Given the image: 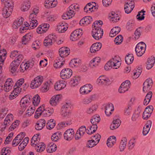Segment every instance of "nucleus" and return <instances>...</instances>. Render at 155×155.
<instances>
[{
  "label": "nucleus",
  "mask_w": 155,
  "mask_h": 155,
  "mask_svg": "<svg viewBox=\"0 0 155 155\" xmlns=\"http://www.w3.org/2000/svg\"><path fill=\"white\" fill-rule=\"evenodd\" d=\"M119 57L118 56H115L110 59L105 65V69L108 71L111 69L113 66L115 67L114 68L116 69L119 68L121 64L120 61L119 60Z\"/></svg>",
  "instance_id": "f257e3e1"
},
{
  "label": "nucleus",
  "mask_w": 155,
  "mask_h": 155,
  "mask_svg": "<svg viewBox=\"0 0 155 155\" xmlns=\"http://www.w3.org/2000/svg\"><path fill=\"white\" fill-rule=\"evenodd\" d=\"M92 35L93 37L96 40H98L101 38L103 35V31L99 26H97L92 27Z\"/></svg>",
  "instance_id": "f03ea898"
},
{
  "label": "nucleus",
  "mask_w": 155,
  "mask_h": 155,
  "mask_svg": "<svg viewBox=\"0 0 155 155\" xmlns=\"http://www.w3.org/2000/svg\"><path fill=\"white\" fill-rule=\"evenodd\" d=\"M146 45L143 42L139 43L136 45L135 51L138 57L141 56L145 53Z\"/></svg>",
  "instance_id": "7ed1b4c3"
},
{
  "label": "nucleus",
  "mask_w": 155,
  "mask_h": 155,
  "mask_svg": "<svg viewBox=\"0 0 155 155\" xmlns=\"http://www.w3.org/2000/svg\"><path fill=\"white\" fill-rule=\"evenodd\" d=\"M32 97L29 95H26L23 97L20 101V105L22 110H25L31 102Z\"/></svg>",
  "instance_id": "20e7f679"
},
{
  "label": "nucleus",
  "mask_w": 155,
  "mask_h": 155,
  "mask_svg": "<svg viewBox=\"0 0 155 155\" xmlns=\"http://www.w3.org/2000/svg\"><path fill=\"white\" fill-rule=\"evenodd\" d=\"M43 80V78L42 76H38L31 81L30 85L32 89L38 87L41 84Z\"/></svg>",
  "instance_id": "39448f33"
},
{
  "label": "nucleus",
  "mask_w": 155,
  "mask_h": 155,
  "mask_svg": "<svg viewBox=\"0 0 155 155\" xmlns=\"http://www.w3.org/2000/svg\"><path fill=\"white\" fill-rule=\"evenodd\" d=\"M57 36L54 34L49 35L45 39L44 44L45 46H49L52 45L56 41Z\"/></svg>",
  "instance_id": "423d86ee"
},
{
  "label": "nucleus",
  "mask_w": 155,
  "mask_h": 155,
  "mask_svg": "<svg viewBox=\"0 0 155 155\" xmlns=\"http://www.w3.org/2000/svg\"><path fill=\"white\" fill-rule=\"evenodd\" d=\"M22 56L18 60H14L10 64V69L11 72L13 74L16 71L18 67L22 61Z\"/></svg>",
  "instance_id": "0eeeda50"
},
{
  "label": "nucleus",
  "mask_w": 155,
  "mask_h": 155,
  "mask_svg": "<svg viewBox=\"0 0 155 155\" xmlns=\"http://www.w3.org/2000/svg\"><path fill=\"white\" fill-rule=\"evenodd\" d=\"M72 74V70L69 68L63 69L60 73L61 77L63 79L70 78Z\"/></svg>",
  "instance_id": "6e6552de"
},
{
  "label": "nucleus",
  "mask_w": 155,
  "mask_h": 155,
  "mask_svg": "<svg viewBox=\"0 0 155 155\" xmlns=\"http://www.w3.org/2000/svg\"><path fill=\"white\" fill-rule=\"evenodd\" d=\"M92 89V86L90 84H86L81 87L79 91L82 94H87L91 92Z\"/></svg>",
  "instance_id": "1a4fd4ad"
},
{
  "label": "nucleus",
  "mask_w": 155,
  "mask_h": 155,
  "mask_svg": "<svg viewBox=\"0 0 155 155\" xmlns=\"http://www.w3.org/2000/svg\"><path fill=\"white\" fill-rule=\"evenodd\" d=\"M130 81L126 80L124 82H123L120 85L118 91L120 93H122L128 91L130 87Z\"/></svg>",
  "instance_id": "9d476101"
},
{
  "label": "nucleus",
  "mask_w": 155,
  "mask_h": 155,
  "mask_svg": "<svg viewBox=\"0 0 155 155\" xmlns=\"http://www.w3.org/2000/svg\"><path fill=\"white\" fill-rule=\"evenodd\" d=\"M153 84L152 79L150 78L147 79L143 84V91L146 93L151 88Z\"/></svg>",
  "instance_id": "9b49d317"
},
{
  "label": "nucleus",
  "mask_w": 155,
  "mask_h": 155,
  "mask_svg": "<svg viewBox=\"0 0 155 155\" xmlns=\"http://www.w3.org/2000/svg\"><path fill=\"white\" fill-rule=\"evenodd\" d=\"M74 132L73 129H69L64 132V136L65 139L67 140H71L74 136Z\"/></svg>",
  "instance_id": "f8f14e48"
},
{
  "label": "nucleus",
  "mask_w": 155,
  "mask_h": 155,
  "mask_svg": "<svg viewBox=\"0 0 155 155\" xmlns=\"http://www.w3.org/2000/svg\"><path fill=\"white\" fill-rule=\"evenodd\" d=\"M86 130V127L84 126H81L77 130L75 134V137L76 140H78L81 138L85 134Z\"/></svg>",
  "instance_id": "ddd939ff"
},
{
  "label": "nucleus",
  "mask_w": 155,
  "mask_h": 155,
  "mask_svg": "<svg viewBox=\"0 0 155 155\" xmlns=\"http://www.w3.org/2000/svg\"><path fill=\"white\" fill-rule=\"evenodd\" d=\"M69 103H66L62 106L61 108V115L64 117L68 115L69 113V108L70 107Z\"/></svg>",
  "instance_id": "4468645a"
},
{
  "label": "nucleus",
  "mask_w": 155,
  "mask_h": 155,
  "mask_svg": "<svg viewBox=\"0 0 155 155\" xmlns=\"http://www.w3.org/2000/svg\"><path fill=\"white\" fill-rule=\"evenodd\" d=\"M65 63V60L63 58L58 57L54 61L53 65L54 68H61Z\"/></svg>",
  "instance_id": "2eb2a0df"
},
{
  "label": "nucleus",
  "mask_w": 155,
  "mask_h": 155,
  "mask_svg": "<svg viewBox=\"0 0 155 155\" xmlns=\"http://www.w3.org/2000/svg\"><path fill=\"white\" fill-rule=\"evenodd\" d=\"M82 35L81 32H80L79 30H76L71 34L70 38L72 41H75L78 40Z\"/></svg>",
  "instance_id": "dca6fc26"
},
{
  "label": "nucleus",
  "mask_w": 155,
  "mask_h": 155,
  "mask_svg": "<svg viewBox=\"0 0 155 155\" xmlns=\"http://www.w3.org/2000/svg\"><path fill=\"white\" fill-rule=\"evenodd\" d=\"M92 21V18L90 16L85 17L79 22V24L81 26H86L90 24Z\"/></svg>",
  "instance_id": "f3484780"
},
{
  "label": "nucleus",
  "mask_w": 155,
  "mask_h": 155,
  "mask_svg": "<svg viewBox=\"0 0 155 155\" xmlns=\"http://www.w3.org/2000/svg\"><path fill=\"white\" fill-rule=\"evenodd\" d=\"M102 44L100 42L93 44L90 48V51L91 53H94L99 50L102 47Z\"/></svg>",
  "instance_id": "a211bd4d"
},
{
  "label": "nucleus",
  "mask_w": 155,
  "mask_h": 155,
  "mask_svg": "<svg viewBox=\"0 0 155 155\" xmlns=\"http://www.w3.org/2000/svg\"><path fill=\"white\" fill-rule=\"evenodd\" d=\"M114 106L111 103L107 104L105 107V113L107 116H109L111 114V111H114Z\"/></svg>",
  "instance_id": "6ab92c4d"
},
{
  "label": "nucleus",
  "mask_w": 155,
  "mask_h": 155,
  "mask_svg": "<svg viewBox=\"0 0 155 155\" xmlns=\"http://www.w3.org/2000/svg\"><path fill=\"white\" fill-rule=\"evenodd\" d=\"M64 81H60L55 84L54 89L57 91H60L66 87Z\"/></svg>",
  "instance_id": "aec40b11"
},
{
  "label": "nucleus",
  "mask_w": 155,
  "mask_h": 155,
  "mask_svg": "<svg viewBox=\"0 0 155 155\" xmlns=\"http://www.w3.org/2000/svg\"><path fill=\"white\" fill-rule=\"evenodd\" d=\"M46 121L43 119H41L37 122L35 125V129L37 130L42 129L45 125Z\"/></svg>",
  "instance_id": "412c9836"
},
{
  "label": "nucleus",
  "mask_w": 155,
  "mask_h": 155,
  "mask_svg": "<svg viewBox=\"0 0 155 155\" xmlns=\"http://www.w3.org/2000/svg\"><path fill=\"white\" fill-rule=\"evenodd\" d=\"M141 111V109L139 107H138L137 110L134 111L132 116L131 119L133 121H137L140 116Z\"/></svg>",
  "instance_id": "4be33fe9"
},
{
  "label": "nucleus",
  "mask_w": 155,
  "mask_h": 155,
  "mask_svg": "<svg viewBox=\"0 0 155 155\" xmlns=\"http://www.w3.org/2000/svg\"><path fill=\"white\" fill-rule=\"evenodd\" d=\"M134 2L132 1H130V2H127L126 6L125 5L124 9L126 13L127 14L130 13L131 12L134 8V6L133 5Z\"/></svg>",
  "instance_id": "5701e85b"
},
{
  "label": "nucleus",
  "mask_w": 155,
  "mask_h": 155,
  "mask_svg": "<svg viewBox=\"0 0 155 155\" xmlns=\"http://www.w3.org/2000/svg\"><path fill=\"white\" fill-rule=\"evenodd\" d=\"M10 57L12 59L15 58L14 60H18L20 58V57L22 56V60L24 58L23 56L20 54L18 51L14 50L11 51L10 55Z\"/></svg>",
  "instance_id": "b1692460"
},
{
  "label": "nucleus",
  "mask_w": 155,
  "mask_h": 155,
  "mask_svg": "<svg viewBox=\"0 0 155 155\" xmlns=\"http://www.w3.org/2000/svg\"><path fill=\"white\" fill-rule=\"evenodd\" d=\"M60 97L59 95H56L52 97L50 100V104L53 106H55L60 101Z\"/></svg>",
  "instance_id": "393cba45"
},
{
  "label": "nucleus",
  "mask_w": 155,
  "mask_h": 155,
  "mask_svg": "<svg viewBox=\"0 0 155 155\" xmlns=\"http://www.w3.org/2000/svg\"><path fill=\"white\" fill-rule=\"evenodd\" d=\"M68 27H67L66 24L65 23H59L58 26L56 31L59 32L64 33L67 29Z\"/></svg>",
  "instance_id": "a878e982"
},
{
  "label": "nucleus",
  "mask_w": 155,
  "mask_h": 155,
  "mask_svg": "<svg viewBox=\"0 0 155 155\" xmlns=\"http://www.w3.org/2000/svg\"><path fill=\"white\" fill-rule=\"evenodd\" d=\"M34 147H35L36 151L39 152H41L43 151L45 148V144L43 142L36 144Z\"/></svg>",
  "instance_id": "bb28decb"
},
{
  "label": "nucleus",
  "mask_w": 155,
  "mask_h": 155,
  "mask_svg": "<svg viewBox=\"0 0 155 155\" xmlns=\"http://www.w3.org/2000/svg\"><path fill=\"white\" fill-rule=\"evenodd\" d=\"M111 18L110 19L111 21L113 22H116L118 21L120 19V15L116 14L114 12H112L111 14L109 16Z\"/></svg>",
  "instance_id": "cd10ccee"
},
{
  "label": "nucleus",
  "mask_w": 155,
  "mask_h": 155,
  "mask_svg": "<svg viewBox=\"0 0 155 155\" xmlns=\"http://www.w3.org/2000/svg\"><path fill=\"white\" fill-rule=\"evenodd\" d=\"M32 37V34L31 33H30L25 35L22 38V44L25 45L27 44L31 40Z\"/></svg>",
  "instance_id": "c85d7f7f"
},
{
  "label": "nucleus",
  "mask_w": 155,
  "mask_h": 155,
  "mask_svg": "<svg viewBox=\"0 0 155 155\" xmlns=\"http://www.w3.org/2000/svg\"><path fill=\"white\" fill-rule=\"evenodd\" d=\"M24 80L23 78H21L18 80L17 82L15 83L14 88H16L18 91V92H21V88H20V86L24 83Z\"/></svg>",
  "instance_id": "c756f323"
},
{
  "label": "nucleus",
  "mask_w": 155,
  "mask_h": 155,
  "mask_svg": "<svg viewBox=\"0 0 155 155\" xmlns=\"http://www.w3.org/2000/svg\"><path fill=\"white\" fill-rule=\"evenodd\" d=\"M155 61V58L154 57H151L148 58L147 62L146 68L147 69H151L153 66Z\"/></svg>",
  "instance_id": "7c9ffc66"
},
{
  "label": "nucleus",
  "mask_w": 155,
  "mask_h": 155,
  "mask_svg": "<svg viewBox=\"0 0 155 155\" xmlns=\"http://www.w3.org/2000/svg\"><path fill=\"white\" fill-rule=\"evenodd\" d=\"M45 2V6L47 8H53L56 5V2L53 0H47Z\"/></svg>",
  "instance_id": "2f4dec72"
},
{
  "label": "nucleus",
  "mask_w": 155,
  "mask_h": 155,
  "mask_svg": "<svg viewBox=\"0 0 155 155\" xmlns=\"http://www.w3.org/2000/svg\"><path fill=\"white\" fill-rule=\"evenodd\" d=\"M53 108H49L44 109L42 111V114L44 117H49L54 112Z\"/></svg>",
  "instance_id": "473e14b6"
},
{
  "label": "nucleus",
  "mask_w": 155,
  "mask_h": 155,
  "mask_svg": "<svg viewBox=\"0 0 155 155\" xmlns=\"http://www.w3.org/2000/svg\"><path fill=\"white\" fill-rule=\"evenodd\" d=\"M24 19L22 17L18 18L13 23V27L14 28H17L22 24Z\"/></svg>",
  "instance_id": "72a5a7b5"
},
{
  "label": "nucleus",
  "mask_w": 155,
  "mask_h": 155,
  "mask_svg": "<svg viewBox=\"0 0 155 155\" xmlns=\"http://www.w3.org/2000/svg\"><path fill=\"white\" fill-rule=\"evenodd\" d=\"M31 3L29 1L24 2L21 7V10L23 12L27 11L29 9Z\"/></svg>",
  "instance_id": "f704fd0d"
},
{
  "label": "nucleus",
  "mask_w": 155,
  "mask_h": 155,
  "mask_svg": "<svg viewBox=\"0 0 155 155\" xmlns=\"http://www.w3.org/2000/svg\"><path fill=\"white\" fill-rule=\"evenodd\" d=\"M5 5V7H7V8L12 10L13 7V2L12 0H6L4 2H2Z\"/></svg>",
  "instance_id": "c9c22d12"
},
{
  "label": "nucleus",
  "mask_w": 155,
  "mask_h": 155,
  "mask_svg": "<svg viewBox=\"0 0 155 155\" xmlns=\"http://www.w3.org/2000/svg\"><path fill=\"white\" fill-rule=\"evenodd\" d=\"M39 134H37L32 137L31 140V145L32 146H34L35 144L38 143L40 140V138H39Z\"/></svg>",
  "instance_id": "e433bc0d"
},
{
  "label": "nucleus",
  "mask_w": 155,
  "mask_h": 155,
  "mask_svg": "<svg viewBox=\"0 0 155 155\" xmlns=\"http://www.w3.org/2000/svg\"><path fill=\"white\" fill-rule=\"evenodd\" d=\"M81 64V61L78 58H75L72 60L69 65L72 67H78Z\"/></svg>",
  "instance_id": "4c0bfd02"
},
{
  "label": "nucleus",
  "mask_w": 155,
  "mask_h": 155,
  "mask_svg": "<svg viewBox=\"0 0 155 155\" xmlns=\"http://www.w3.org/2000/svg\"><path fill=\"white\" fill-rule=\"evenodd\" d=\"M12 10L7 8V7H4L2 10V14L4 18H7L11 14Z\"/></svg>",
  "instance_id": "58836bf2"
},
{
  "label": "nucleus",
  "mask_w": 155,
  "mask_h": 155,
  "mask_svg": "<svg viewBox=\"0 0 155 155\" xmlns=\"http://www.w3.org/2000/svg\"><path fill=\"white\" fill-rule=\"evenodd\" d=\"M32 21L33 22L29 20V24L27 22H25L24 24V27L28 28L29 27L31 29H32L34 28L37 25L38 22L37 21Z\"/></svg>",
  "instance_id": "ea45409f"
},
{
  "label": "nucleus",
  "mask_w": 155,
  "mask_h": 155,
  "mask_svg": "<svg viewBox=\"0 0 155 155\" xmlns=\"http://www.w3.org/2000/svg\"><path fill=\"white\" fill-rule=\"evenodd\" d=\"M152 92L150 91L146 95L144 100L143 104L145 105H147L150 102L152 97Z\"/></svg>",
  "instance_id": "a19ab883"
},
{
  "label": "nucleus",
  "mask_w": 155,
  "mask_h": 155,
  "mask_svg": "<svg viewBox=\"0 0 155 155\" xmlns=\"http://www.w3.org/2000/svg\"><path fill=\"white\" fill-rule=\"evenodd\" d=\"M101 120L100 116L98 115H95L93 116L91 120V124L97 125L100 122Z\"/></svg>",
  "instance_id": "79ce46f5"
},
{
  "label": "nucleus",
  "mask_w": 155,
  "mask_h": 155,
  "mask_svg": "<svg viewBox=\"0 0 155 155\" xmlns=\"http://www.w3.org/2000/svg\"><path fill=\"white\" fill-rule=\"evenodd\" d=\"M61 132H57L52 135L51 139L53 141L56 142L61 138Z\"/></svg>",
  "instance_id": "37998d69"
},
{
  "label": "nucleus",
  "mask_w": 155,
  "mask_h": 155,
  "mask_svg": "<svg viewBox=\"0 0 155 155\" xmlns=\"http://www.w3.org/2000/svg\"><path fill=\"white\" fill-rule=\"evenodd\" d=\"M127 142V139L126 138H124L121 140L119 146L120 151H122L124 150L125 148Z\"/></svg>",
  "instance_id": "c03bdc74"
},
{
  "label": "nucleus",
  "mask_w": 155,
  "mask_h": 155,
  "mask_svg": "<svg viewBox=\"0 0 155 155\" xmlns=\"http://www.w3.org/2000/svg\"><path fill=\"white\" fill-rule=\"evenodd\" d=\"M6 51L5 49L0 50V62H4L6 58Z\"/></svg>",
  "instance_id": "a18cd8bd"
},
{
  "label": "nucleus",
  "mask_w": 155,
  "mask_h": 155,
  "mask_svg": "<svg viewBox=\"0 0 155 155\" xmlns=\"http://www.w3.org/2000/svg\"><path fill=\"white\" fill-rule=\"evenodd\" d=\"M125 59L126 63L128 64H130L133 62L134 57L132 55L128 54L125 57Z\"/></svg>",
  "instance_id": "49530a36"
},
{
  "label": "nucleus",
  "mask_w": 155,
  "mask_h": 155,
  "mask_svg": "<svg viewBox=\"0 0 155 155\" xmlns=\"http://www.w3.org/2000/svg\"><path fill=\"white\" fill-rule=\"evenodd\" d=\"M55 125V121L54 120L51 119L47 123V128L48 129L51 130L53 128Z\"/></svg>",
  "instance_id": "de8ad7c7"
},
{
  "label": "nucleus",
  "mask_w": 155,
  "mask_h": 155,
  "mask_svg": "<svg viewBox=\"0 0 155 155\" xmlns=\"http://www.w3.org/2000/svg\"><path fill=\"white\" fill-rule=\"evenodd\" d=\"M33 98V104L35 106H37L39 103L40 101V98L38 94L35 95Z\"/></svg>",
  "instance_id": "09e8293b"
},
{
  "label": "nucleus",
  "mask_w": 155,
  "mask_h": 155,
  "mask_svg": "<svg viewBox=\"0 0 155 155\" xmlns=\"http://www.w3.org/2000/svg\"><path fill=\"white\" fill-rule=\"evenodd\" d=\"M80 78L79 77H75L72 79L71 80L70 83L72 86L74 87L77 85L80 81Z\"/></svg>",
  "instance_id": "8fccbe9b"
},
{
  "label": "nucleus",
  "mask_w": 155,
  "mask_h": 155,
  "mask_svg": "<svg viewBox=\"0 0 155 155\" xmlns=\"http://www.w3.org/2000/svg\"><path fill=\"white\" fill-rule=\"evenodd\" d=\"M132 109V108L131 105L128 104L124 109V114L126 116L130 115L131 113Z\"/></svg>",
  "instance_id": "3c124183"
},
{
  "label": "nucleus",
  "mask_w": 155,
  "mask_h": 155,
  "mask_svg": "<svg viewBox=\"0 0 155 155\" xmlns=\"http://www.w3.org/2000/svg\"><path fill=\"white\" fill-rule=\"evenodd\" d=\"M20 92H18L17 89L14 88L12 92L10 95L9 98L10 100H12L15 98V96L18 95V94L20 93Z\"/></svg>",
  "instance_id": "603ef678"
},
{
  "label": "nucleus",
  "mask_w": 155,
  "mask_h": 155,
  "mask_svg": "<svg viewBox=\"0 0 155 155\" xmlns=\"http://www.w3.org/2000/svg\"><path fill=\"white\" fill-rule=\"evenodd\" d=\"M97 108V106L94 105H93L87 109L86 113L88 114H93L94 112L96 111Z\"/></svg>",
  "instance_id": "864d4df0"
},
{
  "label": "nucleus",
  "mask_w": 155,
  "mask_h": 155,
  "mask_svg": "<svg viewBox=\"0 0 155 155\" xmlns=\"http://www.w3.org/2000/svg\"><path fill=\"white\" fill-rule=\"evenodd\" d=\"M145 12V11L142 10L141 12L138 13V14L137 15V19L139 20H142L144 19L145 14L144 12Z\"/></svg>",
  "instance_id": "5fc2aeb1"
},
{
  "label": "nucleus",
  "mask_w": 155,
  "mask_h": 155,
  "mask_svg": "<svg viewBox=\"0 0 155 155\" xmlns=\"http://www.w3.org/2000/svg\"><path fill=\"white\" fill-rule=\"evenodd\" d=\"M123 40V37L122 35H119L115 39L114 42L115 44L117 45L120 44Z\"/></svg>",
  "instance_id": "6e6d98bb"
},
{
  "label": "nucleus",
  "mask_w": 155,
  "mask_h": 155,
  "mask_svg": "<svg viewBox=\"0 0 155 155\" xmlns=\"http://www.w3.org/2000/svg\"><path fill=\"white\" fill-rule=\"evenodd\" d=\"M141 32V29L140 27L136 29L134 33V38L136 39H137L139 38Z\"/></svg>",
  "instance_id": "4d7b16f0"
},
{
  "label": "nucleus",
  "mask_w": 155,
  "mask_h": 155,
  "mask_svg": "<svg viewBox=\"0 0 155 155\" xmlns=\"http://www.w3.org/2000/svg\"><path fill=\"white\" fill-rule=\"evenodd\" d=\"M10 152L8 147L3 148L1 151V155H9Z\"/></svg>",
  "instance_id": "13d9d810"
},
{
  "label": "nucleus",
  "mask_w": 155,
  "mask_h": 155,
  "mask_svg": "<svg viewBox=\"0 0 155 155\" xmlns=\"http://www.w3.org/2000/svg\"><path fill=\"white\" fill-rule=\"evenodd\" d=\"M96 143L97 142L95 141L94 140H92L88 141L87 145L89 148H92L96 145L97 144Z\"/></svg>",
  "instance_id": "bf43d9fd"
},
{
  "label": "nucleus",
  "mask_w": 155,
  "mask_h": 155,
  "mask_svg": "<svg viewBox=\"0 0 155 155\" xmlns=\"http://www.w3.org/2000/svg\"><path fill=\"white\" fill-rule=\"evenodd\" d=\"M142 72V68L140 67H139L137 70V72L134 73L133 75V78H138L141 74Z\"/></svg>",
  "instance_id": "052dcab7"
},
{
  "label": "nucleus",
  "mask_w": 155,
  "mask_h": 155,
  "mask_svg": "<svg viewBox=\"0 0 155 155\" xmlns=\"http://www.w3.org/2000/svg\"><path fill=\"white\" fill-rule=\"evenodd\" d=\"M97 82L100 85H106L109 82V80L108 78H106L104 80H99L97 79Z\"/></svg>",
  "instance_id": "680f3d73"
},
{
  "label": "nucleus",
  "mask_w": 155,
  "mask_h": 155,
  "mask_svg": "<svg viewBox=\"0 0 155 155\" xmlns=\"http://www.w3.org/2000/svg\"><path fill=\"white\" fill-rule=\"evenodd\" d=\"M74 14L73 9L72 8H70L69 7V10L67 13V16L68 18L70 19L71 18H72L74 16Z\"/></svg>",
  "instance_id": "e2e57ef3"
},
{
  "label": "nucleus",
  "mask_w": 155,
  "mask_h": 155,
  "mask_svg": "<svg viewBox=\"0 0 155 155\" xmlns=\"http://www.w3.org/2000/svg\"><path fill=\"white\" fill-rule=\"evenodd\" d=\"M35 110L33 107H29L26 111V114L28 116H31L35 112Z\"/></svg>",
  "instance_id": "0e129e2a"
},
{
  "label": "nucleus",
  "mask_w": 155,
  "mask_h": 155,
  "mask_svg": "<svg viewBox=\"0 0 155 155\" xmlns=\"http://www.w3.org/2000/svg\"><path fill=\"white\" fill-rule=\"evenodd\" d=\"M49 89V85L48 82L45 83L44 85L41 89V90L42 92H46Z\"/></svg>",
  "instance_id": "69168bd1"
},
{
  "label": "nucleus",
  "mask_w": 155,
  "mask_h": 155,
  "mask_svg": "<svg viewBox=\"0 0 155 155\" xmlns=\"http://www.w3.org/2000/svg\"><path fill=\"white\" fill-rule=\"evenodd\" d=\"M120 31V28L118 26L115 27L111 29V32H112L116 34H117Z\"/></svg>",
  "instance_id": "338daca9"
},
{
  "label": "nucleus",
  "mask_w": 155,
  "mask_h": 155,
  "mask_svg": "<svg viewBox=\"0 0 155 155\" xmlns=\"http://www.w3.org/2000/svg\"><path fill=\"white\" fill-rule=\"evenodd\" d=\"M40 45V43L39 41H36L34 42L32 47L33 48H34L35 50L38 49L39 48V45Z\"/></svg>",
  "instance_id": "774afa93"
}]
</instances>
